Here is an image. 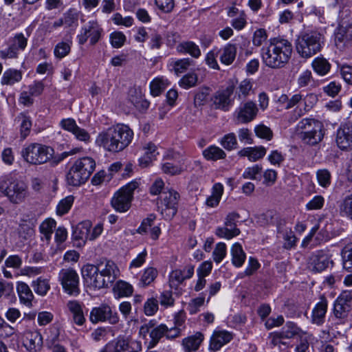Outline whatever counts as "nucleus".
<instances>
[{
	"label": "nucleus",
	"instance_id": "1",
	"mask_svg": "<svg viewBox=\"0 0 352 352\" xmlns=\"http://www.w3.org/2000/svg\"><path fill=\"white\" fill-rule=\"evenodd\" d=\"M292 53L291 43L282 38H272L261 49L263 63L272 69L284 67L289 62Z\"/></svg>",
	"mask_w": 352,
	"mask_h": 352
},
{
	"label": "nucleus",
	"instance_id": "2",
	"mask_svg": "<svg viewBox=\"0 0 352 352\" xmlns=\"http://www.w3.org/2000/svg\"><path fill=\"white\" fill-rule=\"evenodd\" d=\"M119 270L111 261L97 265L87 264L82 268V275L87 283L97 289L107 287L118 275Z\"/></svg>",
	"mask_w": 352,
	"mask_h": 352
},
{
	"label": "nucleus",
	"instance_id": "3",
	"mask_svg": "<svg viewBox=\"0 0 352 352\" xmlns=\"http://www.w3.org/2000/svg\"><path fill=\"white\" fill-rule=\"evenodd\" d=\"M0 192L11 203L18 204L28 196V187L14 174L8 173L0 177Z\"/></svg>",
	"mask_w": 352,
	"mask_h": 352
},
{
	"label": "nucleus",
	"instance_id": "4",
	"mask_svg": "<svg viewBox=\"0 0 352 352\" xmlns=\"http://www.w3.org/2000/svg\"><path fill=\"white\" fill-rule=\"evenodd\" d=\"M96 168V162L91 157H83L76 160L66 174L68 185L79 186L85 184Z\"/></svg>",
	"mask_w": 352,
	"mask_h": 352
},
{
	"label": "nucleus",
	"instance_id": "5",
	"mask_svg": "<svg viewBox=\"0 0 352 352\" xmlns=\"http://www.w3.org/2000/svg\"><path fill=\"white\" fill-rule=\"evenodd\" d=\"M296 132L303 143L310 146L318 144L324 137L322 123L311 118L301 120L296 126Z\"/></svg>",
	"mask_w": 352,
	"mask_h": 352
},
{
	"label": "nucleus",
	"instance_id": "6",
	"mask_svg": "<svg viewBox=\"0 0 352 352\" xmlns=\"http://www.w3.org/2000/svg\"><path fill=\"white\" fill-rule=\"evenodd\" d=\"M295 44L298 54L302 58H309L321 50L324 36L316 31L304 32L298 36Z\"/></svg>",
	"mask_w": 352,
	"mask_h": 352
},
{
	"label": "nucleus",
	"instance_id": "7",
	"mask_svg": "<svg viewBox=\"0 0 352 352\" xmlns=\"http://www.w3.org/2000/svg\"><path fill=\"white\" fill-rule=\"evenodd\" d=\"M54 149L45 145L33 143L24 148L21 154L24 160L32 164H43L54 155Z\"/></svg>",
	"mask_w": 352,
	"mask_h": 352
},
{
	"label": "nucleus",
	"instance_id": "8",
	"mask_svg": "<svg viewBox=\"0 0 352 352\" xmlns=\"http://www.w3.org/2000/svg\"><path fill=\"white\" fill-rule=\"evenodd\" d=\"M179 194L173 189L164 190L157 202V211L165 219H171L177 213Z\"/></svg>",
	"mask_w": 352,
	"mask_h": 352
},
{
	"label": "nucleus",
	"instance_id": "9",
	"mask_svg": "<svg viewBox=\"0 0 352 352\" xmlns=\"http://www.w3.org/2000/svg\"><path fill=\"white\" fill-rule=\"evenodd\" d=\"M58 280L63 292L71 296H78L80 293V279L76 271L72 268H63L60 270Z\"/></svg>",
	"mask_w": 352,
	"mask_h": 352
},
{
	"label": "nucleus",
	"instance_id": "10",
	"mask_svg": "<svg viewBox=\"0 0 352 352\" xmlns=\"http://www.w3.org/2000/svg\"><path fill=\"white\" fill-rule=\"evenodd\" d=\"M89 320L93 324L108 322L111 324H116L120 318L116 311H113L110 306L102 304L99 307L92 308L89 314Z\"/></svg>",
	"mask_w": 352,
	"mask_h": 352
},
{
	"label": "nucleus",
	"instance_id": "11",
	"mask_svg": "<svg viewBox=\"0 0 352 352\" xmlns=\"http://www.w3.org/2000/svg\"><path fill=\"white\" fill-rule=\"evenodd\" d=\"M28 45V37L23 33H17L10 38L8 47L0 50L2 59L16 58L20 52L24 51Z\"/></svg>",
	"mask_w": 352,
	"mask_h": 352
},
{
	"label": "nucleus",
	"instance_id": "12",
	"mask_svg": "<svg viewBox=\"0 0 352 352\" xmlns=\"http://www.w3.org/2000/svg\"><path fill=\"white\" fill-rule=\"evenodd\" d=\"M102 28L96 21H90L85 24L80 30L77 36L78 41L80 45H84L89 38L90 44L97 43L102 35Z\"/></svg>",
	"mask_w": 352,
	"mask_h": 352
},
{
	"label": "nucleus",
	"instance_id": "13",
	"mask_svg": "<svg viewBox=\"0 0 352 352\" xmlns=\"http://www.w3.org/2000/svg\"><path fill=\"white\" fill-rule=\"evenodd\" d=\"M258 112L256 104L248 100L241 102L234 113V118L237 124H247L254 120Z\"/></svg>",
	"mask_w": 352,
	"mask_h": 352
},
{
	"label": "nucleus",
	"instance_id": "14",
	"mask_svg": "<svg viewBox=\"0 0 352 352\" xmlns=\"http://www.w3.org/2000/svg\"><path fill=\"white\" fill-rule=\"evenodd\" d=\"M112 133L116 140L118 151L125 149L131 142L133 132L129 126L124 124H117L111 126Z\"/></svg>",
	"mask_w": 352,
	"mask_h": 352
},
{
	"label": "nucleus",
	"instance_id": "15",
	"mask_svg": "<svg viewBox=\"0 0 352 352\" xmlns=\"http://www.w3.org/2000/svg\"><path fill=\"white\" fill-rule=\"evenodd\" d=\"M234 91L233 86H228L225 89L216 91L211 98L214 108L223 111H229L234 103V98H232Z\"/></svg>",
	"mask_w": 352,
	"mask_h": 352
},
{
	"label": "nucleus",
	"instance_id": "16",
	"mask_svg": "<svg viewBox=\"0 0 352 352\" xmlns=\"http://www.w3.org/2000/svg\"><path fill=\"white\" fill-rule=\"evenodd\" d=\"M333 263L329 250H320L313 252L308 259L309 268L315 272H320Z\"/></svg>",
	"mask_w": 352,
	"mask_h": 352
},
{
	"label": "nucleus",
	"instance_id": "17",
	"mask_svg": "<svg viewBox=\"0 0 352 352\" xmlns=\"http://www.w3.org/2000/svg\"><path fill=\"white\" fill-rule=\"evenodd\" d=\"M334 43L340 51L352 47V28L340 25L334 32Z\"/></svg>",
	"mask_w": 352,
	"mask_h": 352
},
{
	"label": "nucleus",
	"instance_id": "18",
	"mask_svg": "<svg viewBox=\"0 0 352 352\" xmlns=\"http://www.w3.org/2000/svg\"><path fill=\"white\" fill-rule=\"evenodd\" d=\"M336 141L341 150H352V122L343 124L338 129Z\"/></svg>",
	"mask_w": 352,
	"mask_h": 352
},
{
	"label": "nucleus",
	"instance_id": "19",
	"mask_svg": "<svg viewBox=\"0 0 352 352\" xmlns=\"http://www.w3.org/2000/svg\"><path fill=\"white\" fill-rule=\"evenodd\" d=\"M95 144L105 151L111 153H118L116 138L113 136L111 126L100 132L96 138Z\"/></svg>",
	"mask_w": 352,
	"mask_h": 352
},
{
	"label": "nucleus",
	"instance_id": "20",
	"mask_svg": "<svg viewBox=\"0 0 352 352\" xmlns=\"http://www.w3.org/2000/svg\"><path fill=\"white\" fill-rule=\"evenodd\" d=\"M66 309L72 316V322L82 326L85 324L86 319L82 309V303L76 300H71L66 303Z\"/></svg>",
	"mask_w": 352,
	"mask_h": 352
},
{
	"label": "nucleus",
	"instance_id": "21",
	"mask_svg": "<svg viewBox=\"0 0 352 352\" xmlns=\"http://www.w3.org/2000/svg\"><path fill=\"white\" fill-rule=\"evenodd\" d=\"M327 306V299L322 296L320 300L316 303L311 311V322L312 324L321 326L324 323Z\"/></svg>",
	"mask_w": 352,
	"mask_h": 352
},
{
	"label": "nucleus",
	"instance_id": "22",
	"mask_svg": "<svg viewBox=\"0 0 352 352\" xmlns=\"http://www.w3.org/2000/svg\"><path fill=\"white\" fill-rule=\"evenodd\" d=\"M131 200L129 194H125L119 190L114 194L111 204L117 212H124L130 208Z\"/></svg>",
	"mask_w": 352,
	"mask_h": 352
},
{
	"label": "nucleus",
	"instance_id": "23",
	"mask_svg": "<svg viewBox=\"0 0 352 352\" xmlns=\"http://www.w3.org/2000/svg\"><path fill=\"white\" fill-rule=\"evenodd\" d=\"M129 99L140 111L147 109L149 107V102L144 98L143 91L140 87L131 88L129 90Z\"/></svg>",
	"mask_w": 352,
	"mask_h": 352
},
{
	"label": "nucleus",
	"instance_id": "24",
	"mask_svg": "<svg viewBox=\"0 0 352 352\" xmlns=\"http://www.w3.org/2000/svg\"><path fill=\"white\" fill-rule=\"evenodd\" d=\"M267 150L263 146L243 148L238 152L240 157H247L248 160L254 162L262 159Z\"/></svg>",
	"mask_w": 352,
	"mask_h": 352
},
{
	"label": "nucleus",
	"instance_id": "25",
	"mask_svg": "<svg viewBox=\"0 0 352 352\" xmlns=\"http://www.w3.org/2000/svg\"><path fill=\"white\" fill-rule=\"evenodd\" d=\"M233 338L232 334L227 331H219L214 332L211 341L210 347L214 350L220 349L223 345L230 342Z\"/></svg>",
	"mask_w": 352,
	"mask_h": 352
},
{
	"label": "nucleus",
	"instance_id": "26",
	"mask_svg": "<svg viewBox=\"0 0 352 352\" xmlns=\"http://www.w3.org/2000/svg\"><path fill=\"white\" fill-rule=\"evenodd\" d=\"M219 60L222 64L231 65L236 56V46L235 44L228 43L219 50Z\"/></svg>",
	"mask_w": 352,
	"mask_h": 352
},
{
	"label": "nucleus",
	"instance_id": "27",
	"mask_svg": "<svg viewBox=\"0 0 352 352\" xmlns=\"http://www.w3.org/2000/svg\"><path fill=\"white\" fill-rule=\"evenodd\" d=\"M280 331H282V336L285 339H291L294 337L302 338L307 335L305 331L301 329L296 323L291 321L287 322Z\"/></svg>",
	"mask_w": 352,
	"mask_h": 352
},
{
	"label": "nucleus",
	"instance_id": "28",
	"mask_svg": "<svg viewBox=\"0 0 352 352\" xmlns=\"http://www.w3.org/2000/svg\"><path fill=\"white\" fill-rule=\"evenodd\" d=\"M224 187L221 183H215L211 189V195L206 199V205L210 208L217 207L223 194Z\"/></svg>",
	"mask_w": 352,
	"mask_h": 352
},
{
	"label": "nucleus",
	"instance_id": "29",
	"mask_svg": "<svg viewBox=\"0 0 352 352\" xmlns=\"http://www.w3.org/2000/svg\"><path fill=\"white\" fill-rule=\"evenodd\" d=\"M16 290L20 302L28 307L32 306L34 295L30 287L23 282H19L17 283Z\"/></svg>",
	"mask_w": 352,
	"mask_h": 352
},
{
	"label": "nucleus",
	"instance_id": "30",
	"mask_svg": "<svg viewBox=\"0 0 352 352\" xmlns=\"http://www.w3.org/2000/svg\"><path fill=\"white\" fill-rule=\"evenodd\" d=\"M22 76L21 70L12 68L6 69L1 78V84L2 85L12 86L21 80Z\"/></svg>",
	"mask_w": 352,
	"mask_h": 352
},
{
	"label": "nucleus",
	"instance_id": "31",
	"mask_svg": "<svg viewBox=\"0 0 352 352\" xmlns=\"http://www.w3.org/2000/svg\"><path fill=\"white\" fill-rule=\"evenodd\" d=\"M177 50L179 53L188 54L195 58H199L201 54L199 45L190 41L180 43L177 45Z\"/></svg>",
	"mask_w": 352,
	"mask_h": 352
},
{
	"label": "nucleus",
	"instance_id": "32",
	"mask_svg": "<svg viewBox=\"0 0 352 352\" xmlns=\"http://www.w3.org/2000/svg\"><path fill=\"white\" fill-rule=\"evenodd\" d=\"M338 211L341 217L352 221V193L341 199L338 205Z\"/></svg>",
	"mask_w": 352,
	"mask_h": 352
},
{
	"label": "nucleus",
	"instance_id": "33",
	"mask_svg": "<svg viewBox=\"0 0 352 352\" xmlns=\"http://www.w3.org/2000/svg\"><path fill=\"white\" fill-rule=\"evenodd\" d=\"M230 253L233 265L236 267H241L246 258V254L243 250L242 245L239 243H234L231 247Z\"/></svg>",
	"mask_w": 352,
	"mask_h": 352
},
{
	"label": "nucleus",
	"instance_id": "34",
	"mask_svg": "<svg viewBox=\"0 0 352 352\" xmlns=\"http://www.w3.org/2000/svg\"><path fill=\"white\" fill-rule=\"evenodd\" d=\"M167 332V326L164 324L157 325L156 328L153 329L152 331L148 333L150 340L148 342V348L151 349L155 347L160 342L161 338L166 337V333Z\"/></svg>",
	"mask_w": 352,
	"mask_h": 352
},
{
	"label": "nucleus",
	"instance_id": "35",
	"mask_svg": "<svg viewBox=\"0 0 352 352\" xmlns=\"http://www.w3.org/2000/svg\"><path fill=\"white\" fill-rule=\"evenodd\" d=\"M122 352H141L142 346L140 341L133 339H118Z\"/></svg>",
	"mask_w": 352,
	"mask_h": 352
},
{
	"label": "nucleus",
	"instance_id": "36",
	"mask_svg": "<svg viewBox=\"0 0 352 352\" xmlns=\"http://www.w3.org/2000/svg\"><path fill=\"white\" fill-rule=\"evenodd\" d=\"M42 344L43 338L38 332H31L28 334L25 346L30 352H36Z\"/></svg>",
	"mask_w": 352,
	"mask_h": 352
},
{
	"label": "nucleus",
	"instance_id": "37",
	"mask_svg": "<svg viewBox=\"0 0 352 352\" xmlns=\"http://www.w3.org/2000/svg\"><path fill=\"white\" fill-rule=\"evenodd\" d=\"M311 67L314 71L319 76H325L331 69V64L322 56L315 58L312 63Z\"/></svg>",
	"mask_w": 352,
	"mask_h": 352
},
{
	"label": "nucleus",
	"instance_id": "38",
	"mask_svg": "<svg viewBox=\"0 0 352 352\" xmlns=\"http://www.w3.org/2000/svg\"><path fill=\"white\" fill-rule=\"evenodd\" d=\"M203 155L207 160L217 161L224 159L226 154L221 148L212 145L203 151Z\"/></svg>",
	"mask_w": 352,
	"mask_h": 352
},
{
	"label": "nucleus",
	"instance_id": "39",
	"mask_svg": "<svg viewBox=\"0 0 352 352\" xmlns=\"http://www.w3.org/2000/svg\"><path fill=\"white\" fill-rule=\"evenodd\" d=\"M113 292L117 298L127 297L133 294V286L124 280H118L113 287Z\"/></svg>",
	"mask_w": 352,
	"mask_h": 352
},
{
	"label": "nucleus",
	"instance_id": "40",
	"mask_svg": "<svg viewBox=\"0 0 352 352\" xmlns=\"http://www.w3.org/2000/svg\"><path fill=\"white\" fill-rule=\"evenodd\" d=\"M253 82L250 79L242 80L236 89V97L241 100L247 98L253 93Z\"/></svg>",
	"mask_w": 352,
	"mask_h": 352
},
{
	"label": "nucleus",
	"instance_id": "41",
	"mask_svg": "<svg viewBox=\"0 0 352 352\" xmlns=\"http://www.w3.org/2000/svg\"><path fill=\"white\" fill-rule=\"evenodd\" d=\"M203 340V335L201 333H197L195 335L190 336L183 340V345L187 352L197 350Z\"/></svg>",
	"mask_w": 352,
	"mask_h": 352
},
{
	"label": "nucleus",
	"instance_id": "42",
	"mask_svg": "<svg viewBox=\"0 0 352 352\" xmlns=\"http://www.w3.org/2000/svg\"><path fill=\"white\" fill-rule=\"evenodd\" d=\"M72 42L69 40L58 43L54 48V55L56 58L62 59L67 56L70 51Z\"/></svg>",
	"mask_w": 352,
	"mask_h": 352
},
{
	"label": "nucleus",
	"instance_id": "43",
	"mask_svg": "<svg viewBox=\"0 0 352 352\" xmlns=\"http://www.w3.org/2000/svg\"><path fill=\"white\" fill-rule=\"evenodd\" d=\"M91 226L89 221L79 223L74 232V238L83 241L89 240V229H91Z\"/></svg>",
	"mask_w": 352,
	"mask_h": 352
},
{
	"label": "nucleus",
	"instance_id": "44",
	"mask_svg": "<svg viewBox=\"0 0 352 352\" xmlns=\"http://www.w3.org/2000/svg\"><path fill=\"white\" fill-rule=\"evenodd\" d=\"M32 287L34 291L40 296H44L47 294L50 289V285L49 280L46 278H38L36 280L32 281Z\"/></svg>",
	"mask_w": 352,
	"mask_h": 352
},
{
	"label": "nucleus",
	"instance_id": "45",
	"mask_svg": "<svg viewBox=\"0 0 352 352\" xmlns=\"http://www.w3.org/2000/svg\"><path fill=\"white\" fill-rule=\"evenodd\" d=\"M144 156L140 158V161L141 164H144L146 166L149 162L155 157L158 152L157 151V146L151 142L144 146Z\"/></svg>",
	"mask_w": 352,
	"mask_h": 352
},
{
	"label": "nucleus",
	"instance_id": "46",
	"mask_svg": "<svg viewBox=\"0 0 352 352\" xmlns=\"http://www.w3.org/2000/svg\"><path fill=\"white\" fill-rule=\"evenodd\" d=\"M168 82L166 80L156 78L150 83L151 94L153 96H160L167 87Z\"/></svg>",
	"mask_w": 352,
	"mask_h": 352
},
{
	"label": "nucleus",
	"instance_id": "47",
	"mask_svg": "<svg viewBox=\"0 0 352 352\" xmlns=\"http://www.w3.org/2000/svg\"><path fill=\"white\" fill-rule=\"evenodd\" d=\"M240 230L239 228H232L226 226L217 228L215 234L219 238L231 239L234 236L239 235Z\"/></svg>",
	"mask_w": 352,
	"mask_h": 352
},
{
	"label": "nucleus",
	"instance_id": "48",
	"mask_svg": "<svg viewBox=\"0 0 352 352\" xmlns=\"http://www.w3.org/2000/svg\"><path fill=\"white\" fill-rule=\"evenodd\" d=\"M198 76L195 72L185 74L179 81L181 87L188 89L197 85Z\"/></svg>",
	"mask_w": 352,
	"mask_h": 352
},
{
	"label": "nucleus",
	"instance_id": "49",
	"mask_svg": "<svg viewBox=\"0 0 352 352\" xmlns=\"http://www.w3.org/2000/svg\"><path fill=\"white\" fill-rule=\"evenodd\" d=\"M56 223L52 219L45 220L39 227L40 232L45 236L46 240L51 239L54 229L56 228Z\"/></svg>",
	"mask_w": 352,
	"mask_h": 352
},
{
	"label": "nucleus",
	"instance_id": "50",
	"mask_svg": "<svg viewBox=\"0 0 352 352\" xmlns=\"http://www.w3.org/2000/svg\"><path fill=\"white\" fill-rule=\"evenodd\" d=\"M157 271L153 267L146 268L140 280L139 285L146 287L151 284L157 277Z\"/></svg>",
	"mask_w": 352,
	"mask_h": 352
},
{
	"label": "nucleus",
	"instance_id": "51",
	"mask_svg": "<svg viewBox=\"0 0 352 352\" xmlns=\"http://www.w3.org/2000/svg\"><path fill=\"white\" fill-rule=\"evenodd\" d=\"M194 63V61L189 58H182L175 60L173 63V67L176 74H179L185 72L190 66Z\"/></svg>",
	"mask_w": 352,
	"mask_h": 352
},
{
	"label": "nucleus",
	"instance_id": "52",
	"mask_svg": "<svg viewBox=\"0 0 352 352\" xmlns=\"http://www.w3.org/2000/svg\"><path fill=\"white\" fill-rule=\"evenodd\" d=\"M260 266L261 265L258 260L254 257L250 256L248 258V264L247 267L243 272H241L239 274V276L240 278L250 276L259 269Z\"/></svg>",
	"mask_w": 352,
	"mask_h": 352
},
{
	"label": "nucleus",
	"instance_id": "53",
	"mask_svg": "<svg viewBox=\"0 0 352 352\" xmlns=\"http://www.w3.org/2000/svg\"><path fill=\"white\" fill-rule=\"evenodd\" d=\"M341 255L343 267L347 270H352V245H346L342 249Z\"/></svg>",
	"mask_w": 352,
	"mask_h": 352
},
{
	"label": "nucleus",
	"instance_id": "54",
	"mask_svg": "<svg viewBox=\"0 0 352 352\" xmlns=\"http://www.w3.org/2000/svg\"><path fill=\"white\" fill-rule=\"evenodd\" d=\"M350 305L342 303L337 300L334 304L333 313L337 318L344 319L348 316L350 311Z\"/></svg>",
	"mask_w": 352,
	"mask_h": 352
},
{
	"label": "nucleus",
	"instance_id": "55",
	"mask_svg": "<svg viewBox=\"0 0 352 352\" xmlns=\"http://www.w3.org/2000/svg\"><path fill=\"white\" fill-rule=\"evenodd\" d=\"M205 297L204 294L201 293L197 298H193L188 303L187 310L190 314L193 315L197 314L200 310V307L204 305Z\"/></svg>",
	"mask_w": 352,
	"mask_h": 352
},
{
	"label": "nucleus",
	"instance_id": "56",
	"mask_svg": "<svg viewBox=\"0 0 352 352\" xmlns=\"http://www.w3.org/2000/svg\"><path fill=\"white\" fill-rule=\"evenodd\" d=\"M74 202V197L68 196L63 199L56 207V213L59 216L64 215L70 210Z\"/></svg>",
	"mask_w": 352,
	"mask_h": 352
},
{
	"label": "nucleus",
	"instance_id": "57",
	"mask_svg": "<svg viewBox=\"0 0 352 352\" xmlns=\"http://www.w3.org/2000/svg\"><path fill=\"white\" fill-rule=\"evenodd\" d=\"M254 132L257 137L266 140H270L273 137V132L271 129L263 124L256 125L254 128Z\"/></svg>",
	"mask_w": 352,
	"mask_h": 352
},
{
	"label": "nucleus",
	"instance_id": "58",
	"mask_svg": "<svg viewBox=\"0 0 352 352\" xmlns=\"http://www.w3.org/2000/svg\"><path fill=\"white\" fill-rule=\"evenodd\" d=\"M80 151V148H72L69 151H65L60 154H58L55 156H52L51 159L49 160L50 162V164L52 166H55L58 165L60 162H61L63 160H64L67 157L75 155Z\"/></svg>",
	"mask_w": 352,
	"mask_h": 352
},
{
	"label": "nucleus",
	"instance_id": "59",
	"mask_svg": "<svg viewBox=\"0 0 352 352\" xmlns=\"http://www.w3.org/2000/svg\"><path fill=\"white\" fill-rule=\"evenodd\" d=\"M317 180L320 186L327 188L331 184V173L327 169L318 170L316 173Z\"/></svg>",
	"mask_w": 352,
	"mask_h": 352
},
{
	"label": "nucleus",
	"instance_id": "60",
	"mask_svg": "<svg viewBox=\"0 0 352 352\" xmlns=\"http://www.w3.org/2000/svg\"><path fill=\"white\" fill-rule=\"evenodd\" d=\"M324 204V198L322 195L314 196L305 205L307 210H317L323 208Z\"/></svg>",
	"mask_w": 352,
	"mask_h": 352
},
{
	"label": "nucleus",
	"instance_id": "61",
	"mask_svg": "<svg viewBox=\"0 0 352 352\" xmlns=\"http://www.w3.org/2000/svg\"><path fill=\"white\" fill-rule=\"evenodd\" d=\"M219 54V49L214 48L209 51L205 57V61L207 65L214 69H219L217 57Z\"/></svg>",
	"mask_w": 352,
	"mask_h": 352
},
{
	"label": "nucleus",
	"instance_id": "62",
	"mask_svg": "<svg viewBox=\"0 0 352 352\" xmlns=\"http://www.w3.org/2000/svg\"><path fill=\"white\" fill-rule=\"evenodd\" d=\"M72 134L78 141L82 142L85 144H89L91 140L90 133L86 129L79 126H76Z\"/></svg>",
	"mask_w": 352,
	"mask_h": 352
},
{
	"label": "nucleus",
	"instance_id": "63",
	"mask_svg": "<svg viewBox=\"0 0 352 352\" xmlns=\"http://www.w3.org/2000/svg\"><path fill=\"white\" fill-rule=\"evenodd\" d=\"M222 146L228 151H231L236 148L237 141L234 133H228L222 138L221 140Z\"/></svg>",
	"mask_w": 352,
	"mask_h": 352
},
{
	"label": "nucleus",
	"instance_id": "64",
	"mask_svg": "<svg viewBox=\"0 0 352 352\" xmlns=\"http://www.w3.org/2000/svg\"><path fill=\"white\" fill-rule=\"evenodd\" d=\"M155 218V214H150L146 219H143L141 225L138 228L137 232L141 234L148 233L153 227Z\"/></svg>",
	"mask_w": 352,
	"mask_h": 352
}]
</instances>
